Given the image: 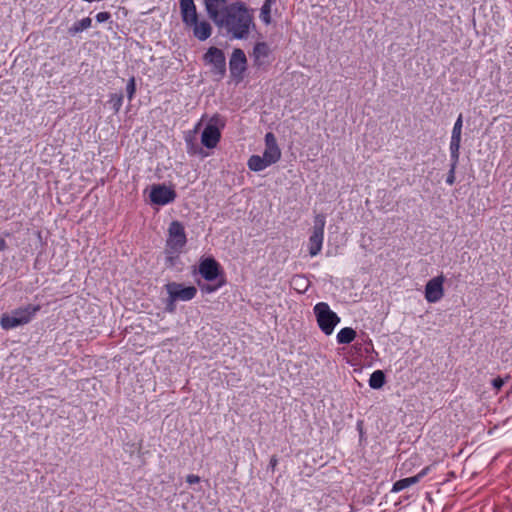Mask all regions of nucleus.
<instances>
[{"mask_svg":"<svg viewBox=\"0 0 512 512\" xmlns=\"http://www.w3.org/2000/svg\"><path fill=\"white\" fill-rule=\"evenodd\" d=\"M176 299H173V296L168 295L166 300L165 310L169 313H174L176 310Z\"/></svg>","mask_w":512,"mask_h":512,"instance_id":"29","label":"nucleus"},{"mask_svg":"<svg viewBox=\"0 0 512 512\" xmlns=\"http://www.w3.org/2000/svg\"><path fill=\"white\" fill-rule=\"evenodd\" d=\"M40 305H27L14 309L11 313H4L0 318V325L4 330L14 329L31 322L40 311Z\"/></svg>","mask_w":512,"mask_h":512,"instance_id":"3","label":"nucleus"},{"mask_svg":"<svg viewBox=\"0 0 512 512\" xmlns=\"http://www.w3.org/2000/svg\"><path fill=\"white\" fill-rule=\"evenodd\" d=\"M110 18H111V14H110L109 12H99V13L96 15V20H97V22H99V23L106 22V21H108Z\"/></svg>","mask_w":512,"mask_h":512,"instance_id":"30","label":"nucleus"},{"mask_svg":"<svg viewBox=\"0 0 512 512\" xmlns=\"http://www.w3.org/2000/svg\"><path fill=\"white\" fill-rule=\"evenodd\" d=\"M270 48L266 42H257L253 47L252 57L256 67H261L270 55Z\"/></svg>","mask_w":512,"mask_h":512,"instance_id":"16","label":"nucleus"},{"mask_svg":"<svg viewBox=\"0 0 512 512\" xmlns=\"http://www.w3.org/2000/svg\"><path fill=\"white\" fill-rule=\"evenodd\" d=\"M168 295L173 296L177 301H190L196 294L197 289L194 286H184L181 283L170 282L165 285Z\"/></svg>","mask_w":512,"mask_h":512,"instance_id":"13","label":"nucleus"},{"mask_svg":"<svg viewBox=\"0 0 512 512\" xmlns=\"http://www.w3.org/2000/svg\"><path fill=\"white\" fill-rule=\"evenodd\" d=\"M136 92V83L135 78L131 77L128 80L127 86H126V93L129 100H131L134 97V94Z\"/></svg>","mask_w":512,"mask_h":512,"instance_id":"28","label":"nucleus"},{"mask_svg":"<svg viewBox=\"0 0 512 512\" xmlns=\"http://www.w3.org/2000/svg\"><path fill=\"white\" fill-rule=\"evenodd\" d=\"M263 157L268 163L274 164L281 158V150L277 144L275 135L272 132H268L265 135V150Z\"/></svg>","mask_w":512,"mask_h":512,"instance_id":"14","label":"nucleus"},{"mask_svg":"<svg viewBox=\"0 0 512 512\" xmlns=\"http://www.w3.org/2000/svg\"><path fill=\"white\" fill-rule=\"evenodd\" d=\"M293 282H294L295 284H298V283H299V286H303V291H305V290L307 289L308 284H307V281H306L303 277H301V276H295V277L293 278Z\"/></svg>","mask_w":512,"mask_h":512,"instance_id":"33","label":"nucleus"},{"mask_svg":"<svg viewBox=\"0 0 512 512\" xmlns=\"http://www.w3.org/2000/svg\"><path fill=\"white\" fill-rule=\"evenodd\" d=\"M445 277L440 274L430 279L425 285V299L428 303H436L444 296Z\"/></svg>","mask_w":512,"mask_h":512,"instance_id":"11","label":"nucleus"},{"mask_svg":"<svg viewBox=\"0 0 512 512\" xmlns=\"http://www.w3.org/2000/svg\"><path fill=\"white\" fill-rule=\"evenodd\" d=\"M271 165L263 156L259 155L250 156L247 162L248 168L254 172H260Z\"/></svg>","mask_w":512,"mask_h":512,"instance_id":"18","label":"nucleus"},{"mask_svg":"<svg viewBox=\"0 0 512 512\" xmlns=\"http://www.w3.org/2000/svg\"><path fill=\"white\" fill-rule=\"evenodd\" d=\"M7 248L6 241L3 237L0 236V252L4 251Z\"/></svg>","mask_w":512,"mask_h":512,"instance_id":"37","label":"nucleus"},{"mask_svg":"<svg viewBox=\"0 0 512 512\" xmlns=\"http://www.w3.org/2000/svg\"><path fill=\"white\" fill-rule=\"evenodd\" d=\"M275 1L276 0H265L260 9V19L266 25H269L272 21L271 8Z\"/></svg>","mask_w":512,"mask_h":512,"instance_id":"20","label":"nucleus"},{"mask_svg":"<svg viewBox=\"0 0 512 512\" xmlns=\"http://www.w3.org/2000/svg\"><path fill=\"white\" fill-rule=\"evenodd\" d=\"M414 484H417V478H414V476L397 480L393 484L391 492L398 493Z\"/></svg>","mask_w":512,"mask_h":512,"instance_id":"22","label":"nucleus"},{"mask_svg":"<svg viewBox=\"0 0 512 512\" xmlns=\"http://www.w3.org/2000/svg\"><path fill=\"white\" fill-rule=\"evenodd\" d=\"M505 384V380L501 377H497L495 379L492 380V386L496 389V390H500L503 385Z\"/></svg>","mask_w":512,"mask_h":512,"instance_id":"32","label":"nucleus"},{"mask_svg":"<svg viewBox=\"0 0 512 512\" xmlns=\"http://www.w3.org/2000/svg\"><path fill=\"white\" fill-rule=\"evenodd\" d=\"M199 273L206 281L209 282L219 280L220 278L224 277L220 264L211 257L202 259L200 261Z\"/></svg>","mask_w":512,"mask_h":512,"instance_id":"12","label":"nucleus"},{"mask_svg":"<svg viewBox=\"0 0 512 512\" xmlns=\"http://www.w3.org/2000/svg\"><path fill=\"white\" fill-rule=\"evenodd\" d=\"M176 192L164 184H155L150 190V201L157 205H167L176 199Z\"/></svg>","mask_w":512,"mask_h":512,"instance_id":"9","label":"nucleus"},{"mask_svg":"<svg viewBox=\"0 0 512 512\" xmlns=\"http://www.w3.org/2000/svg\"><path fill=\"white\" fill-rule=\"evenodd\" d=\"M109 103L111 104L113 110L117 113L123 104V95L117 93L111 94Z\"/></svg>","mask_w":512,"mask_h":512,"instance_id":"27","label":"nucleus"},{"mask_svg":"<svg viewBox=\"0 0 512 512\" xmlns=\"http://www.w3.org/2000/svg\"><path fill=\"white\" fill-rule=\"evenodd\" d=\"M92 25V20L89 17H85L81 19L80 21L75 22L68 30L69 34L75 35L77 33H80L88 28H90Z\"/></svg>","mask_w":512,"mask_h":512,"instance_id":"23","label":"nucleus"},{"mask_svg":"<svg viewBox=\"0 0 512 512\" xmlns=\"http://www.w3.org/2000/svg\"><path fill=\"white\" fill-rule=\"evenodd\" d=\"M462 126H463V117L460 114L454 123L451 135V143H461V134H462Z\"/></svg>","mask_w":512,"mask_h":512,"instance_id":"24","label":"nucleus"},{"mask_svg":"<svg viewBox=\"0 0 512 512\" xmlns=\"http://www.w3.org/2000/svg\"><path fill=\"white\" fill-rule=\"evenodd\" d=\"M277 464H278V459L275 455H273L269 461V467L271 468L272 471L275 470Z\"/></svg>","mask_w":512,"mask_h":512,"instance_id":"36","label":"nucleus"},{"mask_svg":"<svg viewBox=\"0 0 512 512\" xmlns=\"http://www.w3.org/2000/svg\"><path fill=\"white\" fill-rule=\"evenodd\" d=\"M180 9L183 23L190 27L198 20L196 6L193 0H180Z\"/></svg>","mask_w":512,"mask_h":512,"instance_id":"15","label":"nucleus"},{"mask_svg":"<svg viewBox=\"0 0 512 512\" xmlns=\"http://www.w3.org/2000/svg\"><path fill=\"white\" fill-rule=\"evenodd\" d=\"M186 482L189 483V484L199 483L200 482V477L198 475H195V474H189L186 477Z\"/></svg>","mask_w":512,"mask_h":512,"instance_id":"34","label":"nucleus"},{"mask_svg":"<svg viewBox=\"0 0 512 512\" xmlns=\"http://www.w3.org/2000/svg\"><path fill=\"white\" fill-rule=\"evenodd\" d=\"M356 331L351 327L342 328L336 335L338 344H350L355 341L357 337Z\"/></svg>","mask_w":512,"mask_h":512,"instance_id":"19","label":"nucleus"},{"mask_svg":"<svg viewBox=\"0 0 512 512\" xmlns=\"http://www.w3.org/2000/svg\"><path fill=\"white\" fill-rule=\"evenodd\" d=\"M226 283L225 277L218 280L216 284H199V287L203 293L211 294L216 292L219 288L224 286Z\"/></svg>","mask_w":512,"mask_h":512,"instance_id":"26","label":"nucleus"},{"mask_svg":"<svg viewBox=\"0 0 512 512\" xmlns=\"http://www.w3.org/2000/svg\"><path fill=\"white\" fill-rule=\"evenodd\" d=\"M246 69L247 58L244 51L240 48H235L229 60V70L231 79L236 84H239L244 78V73Z\"/></svg>","mask_w":512,"mask_h":512,"instance_id":"7","label":"nucleus"},{"mask_svg":"<svg viewBox=\"0 0 512 512\" xmlns=\"http://www.w3.org/2000/svg\"><path fill=\"white\" fill-rule=\"evenodd\" d=\"M385 384V374L382 370L374 371L369 378V386L372 389H380Z\"/></svg>","mask_w":512,"mask_h":512,"instance_id":"21","label":"nucleus"},{"mask_svg":"<svg viewBox=\"0 0 512 512\" xmlns=\"http://www.w3.org/2000/svg\"><path fill=\"white\" fill-rule=\"evenodd\" d=\"M206 65L211 66V73L218 79L226 74V58L224 52L217 47H210L203 56Z\"/></svg>","mask_w":512,"mask_h":512,"instance_id":"6","label":"nucleus"},{"mask_svg":"<svg viewBox=\"0 0 512 512\" xmlns=\"http://www.w3.org/2000/svg\"><path fill=\"white\" fill-rule=\"evenodd\" d=\"M190 27L193 28V35L200 41H205L212 34V27L206 20H197L195 24H192Z\"/></svg>","mask_w":512,"mask_h":512,"instance_id":"17","label":"nucleus"},{"mask_svg":"<svg viewBox=\"0 0 512 512\" xmlns=\"http://www.w3.org/2000/svg\"><path fill=\"white\" fill-rule=\"evenodd\" d=\"M219 116H213L204 128L201 135V143L209 149L215 148L220 141L221 132L217 127Z\"/></svg>","mask_w":512,"mask_h":512,"instance_id":"10","label":"nucleus"},{"mask_svg":"<svg viewBox=\"0 0 512 512\" xmlns=\"http://www.w3.org/2000/svg\"><path fill=\"white\" fill-rule=\"evenodd\" d=\"M374 351V345L366 333H361L355 339L351 346V357L355 363H360Z\"/></svg>","mask_w":512,"mask_h":512,"instance_id":"8","label":"nucleus"},{"mask_svg":"<svg viewBox=\"0 0 512 512\" xmlns=\"http://www.w3.org/2000/svg\"><path fill=\"white\" fill-rule=\"evenodd\" d=\"M187 243V237L184 225L174 220L170 223L167 231L165 253L167 259L172 262L173 258L178 257Z\"/></svg>","mask_w":512,"mask_h":512,"instance_id":"2","label":"nucleus"},{"mask_svg":"<svg viewBox=\"0 0 512 512\" xmlns=\"http://www.w3.org/2000/svg\"><path fill=\"white\" fill-rule=\"evenodd\" d=\"M455 171L456 168L450 167L449 172L447 174L446 183L448 185H453L455 183Z\"/></svg>","mask_w":512,"mask_h":512,"instance_id":"31","label":"nucleus"},{"mask_svg":"<svg viewBox=\"0 0 512 512\" xmlns=\"http://www.w3.org/2000/svg\"><path fill=\"white\" fill-rule=\"evenodd\" d=\"M209 18L219 28H224L233 39H247L254 26L253 16L245 4L227 0H204Z\"/></svg>","mask_w":512,"mask_h":512,"instance_id":"1","label":"nucleus"},{"mask_svg":"<svg viewBox=\"0 0 512 512\" xmlns=\"http://www.w3.org/2000/svg\"><path fill=\"white\" fill-rule=\"evenodd\" d=\"M313 311L320 330L327 336L331 335L340 323V317L331 310L326 302L317 303Z\"/></svg>","mask_w":512,"mask_h":512,"instance_id":"4","label":"nucleus"},{"mask_svg":"<svg viewBox=\"0 0 512 512\" xmlns=\"http://www.w3.org/2000/svg\"><path fill=\"white\" fill-rule=\"evenodd\" d=\"M429 470H430V467H428V466H427V467L423 468V469H422L418 474H416V475L414 476V478H417V483H418V482H419L423 477H425V476L428 474Z\"/></svg>","mask_w":512,"mask_h":512,"instance_id":"35","label":"nucleus"},{"mask_svg":"<svg viewBox=\"0 0 512 512\" xmlns=\"http://www.w3.org/2000/svg\"><path fill=\"white\" fill-rule=\"evenodd\" d=\"M460 147H461V143H451L450 142V146H449L450 159H451L450 167L457 168V165L459 162V157H460Z\"/></svg>","mask_w":512,"mask_h":512,"instance_id":"25","label":"nucleus"},{"mask_svg":"<svg viewBox=\"0 0 512 512\" xmlns=\"http://www.w3.org/2000/svg\"><path fill=\"white\" fill-rule=\"evenodd\" d=\"M325 224V215L322 213L316 214L313 221L312 233L308 241V249L311 257L318 255L322 250Z\"/></svg>","mask_w":512,"mask_h":512,"instance_id":"5","label":"nucleus"}]
</instances>
